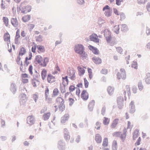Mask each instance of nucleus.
Instances as JSON below:
<instances>
[{
    "mask_svg": "<svg viewBox=\"0 0 150 150\" xmlns=\"http://www.w3.org/2000/svg\"><path fill=\"white\" fill-rule=\"evenodd\" d=\"M79 75L80 76L83 75L85 73V71L83 67L78 66L77 67Z\"/></svg>",
    "mask_w": 150,
    "mask_h": 150,
    "instance_id": "obj_19",
    "label": "nucleus"
},
{
    "mask_svg": "<svg viewBox=\"0 0 150 150\" xmlns=\"http://www.w3.org/2000/svg\"><path fill=\"white\" fill-rule=\"evenodd\" d=\"M31 18L30 15H25L22 18V19L23 21L24 22H26L30 20Z\"/></svg>",
    "mask_w": 150,
    "mask_h": 150,
    "instance_id": "obj_31",
    "label": "nucleus"
},
{
    "mask_svg": "<svg viewBox=\"0 0 150 150\" xmlns=\"http://www.w3.org/2000/svg\"><path fill=\"white\" fill-rule=\"evenodd\" d=\"M62 84L64 86H66L68 84L69 80L67 76L62 77Z\"/></svg>",
    "mask_w": 150,
    "mask_h": 150,
    "instance_id": "obj_28",
    "label": "nucleus"
},
{
    "mask_svg": "<svg viewBox=\"0 0 150 150\" xmlns=\"http://www.w3.org/2000/svg\"><path fill=\"white\" fill-rule=\"evenodd\" d=\"M104 35L107 42L108 43H110V45L112 46V43H110L112 39L110 32L108 29H105V30Z\"/></svg>",
    "mask_w": 150,
    "mask_h": 150,
    "instance_id": "obj_2",
    "label": "nucleus"
},
{
    "mask_svg": "<svg viewBox=\"0 0 150 150\" xmlns=\"http://www.w3.org/2000/svg\"><path fill=\"white\" fill-rule=\"evenodd\" d=\"M75 89V87L74 86L71 85L70 86L69 88V90L70 92H71L74 91Z\"/></svg>",
    "mask_w": 150,
    "mask_h": 150,
    "instance_id": "obj_60",
    "label": "nucleus"
},
{
    "mask_svg": "<svg viewBox=\"0 0 150 150\" xmlns=\"http://www.w3.org/2000/svg\"><path fill=\"white\" fill-rule=\"evenodd\" d=\"M48 62V58L47 57H45L44 58L43 62H42L41 65L42 67H45L46 66Z\"/></svg>",
    "mask_w": 150,
    "mask_h": 150,
    "instance_id": "obj_29",
    "label": "nucleus"
},
{
    "mask_svg": "<svg viewBox=\"0 0 150 150\" xmlns=\"http://www.w3.org/2000/svg\"><path fill=\"white\" fill-rule=\"evenodd\" d=\"M139 130L137 129L134 131L133 134V139H135L136 138L138 137L139 135Z\"/></svg>",
    "mask_w": 150,
    "mask_h": 150,
    "instance_id": "obj_39",
    "label": "nucleus"
},
{
    "mask_svg": "<svg viewBox=\"0 0 150 150\" xmlns=\"http://www.w3.org/2000/svg\"><path fill=\"white\" fill-rule=\"evenodd\" d=\"M11 23L14 27H16L18 25V21L16 18H12L11 20Z\"/></svg>",
    "mask_w": 150,
    "mask_h": 150,
    "instance_id": "obj_34",
    "label": "nucleus"
},
{
    "mask_svg": "<svg viewBox=\"0 0 150 150\" xmlns=\"http://www.w3.org/2000/svg\"><path fill=\"white\" fill-rule=\"evenodd\" d=\"M59 93V91L58 89L57 88H55L53 91L52 95L54 97L57 96Z\"/></svg>",
    "mask_w": 150,
    "mask_h": 150,
    "instance_id": "obj_35",
    "label": "nucleus"
},
{
    "mask_svg": "<svg viewBox=\"0 0 150 150\" xmlns=\"http://www.w3.org/2000/svg\"><path fill=\"white\" fill-rule=\"evenodd\" d=\"M3 20L4 22L5 25L7 26L8 25V19L7 18L5 17H4L3 18Z\"/></svg>",
    "mask_w": 150,
    "mask_h": 150,
    "instance_id": "obj_45",
    "label": "nucleus"
},
{
    "mask_svg": "<svg viewBox=\"0 0 150 150\" xmlns=\"http://www.w3.org/2000/svg\"><path fill=\"white\" fill-rule=\"evenodd\" d=\"M81 58L82 59H86L87 58V54H86L85 52L84 51L82 54H81Z\"/></svg>",
    "mask_w": 150,
    "mask_h": 150,
    "instance_id": "obj_48",
    "label": "nucleus"
},
{
    "mask_svg": "<svg viewBox=\"0 0 150 150\" xmlns=\"http://www.w3.org/2000/svg\"><path fill=\"white\" fill-rule=\"evenodd\" d=\"M27 123L30 125L33 124L35 122V119L33 115L28 116L27 118Z\"/></svg>",
    "mask_w": 150,
    "mask_h": 150,
    "instance_id": "obj_16",
    "label": "nucleus"
},
{
    "mask_svg": "<svg viewBox=\"0 0 150 150\" xmlns=\"http://www.w3.org/2000/svg\"><path fill=\"white\" fill-rule=\"evenodd\" d=\"M64 138L66 140H68L70 138V136L67 134H65Z\"/></svg>",
    "mask_w": 150,
    "mask_h": 150,
    "instance_id": "obj_62",
    "label": "nucleus"
},
{
    "mask_svg": "<svg viewBox=\"0 0 150 150\" xmlns=\"http://www.w3.org/2000/svg\"><path fill=\"white\" fill-rule=\"evenodd\" d=\"M110 9V7L108 5H106L103 8V11H105V14L107 17H109L111 15L112 12Z\"/></svg>",
    "mask_w": 150,
    "mask_h": 150,
    "instance_id": "obj_6",
    "label": "nucleus"
},
{
    "mask_svg": "<svg viewBox=\"0 0 150 150\" xmlns=\"http://www.w3.org/2000/svg\"><path fill=\"white\" fill-rule=\"evenodd\" d=\"M95 101L93 100H91L90 102L88 105V108L90 110H92L95 105Z\"/></svg>",
    "mask_w": 150,
    "mask_h": 150,
    "instance_id": "obj_33",
    "label": "nucleus"
},
{
    "mask_svg": "<svg viewBox=\"0 0 150 150\" xmlns=\"http://www.w3.org/2000/svg\"><path fill=\"white\" fill-rule=\"evenodd\" d=\"M69 118V115L68 114H64L61 118V122L62 123H65L68 121Z\"/></svg>",
    "mask_w": 150,
    "mask_h": 150,
    "instance_id": "obj_15",
    "label": "nucleus"
},
{
    "mask_svg": "<svg viewBox=\"0 0 150 150\" xmlns=\"http://www.w3.org/2000/svg\"><path fill=\"white\" fill-rule=\"evenodd\" d=\"M119 25H115L114 26L113 30L115 33L118 34L119 32Z\"/></svg>",
    "mask_w": 150,
    "mask_h": 150,
    "instance_id": "obj_43",
    "label": "nucleus"
},
{
    "mask_svg": "<svg viewBox=\"0 0 150 150\" xmlns=\"http://www.w3.org/2000/svg\"><path fill=\"white\" fill-rule=\"evenodd\" d=\"M32 56V53L31 52L28 55V57H26L25 58L26 63L27 62V60H30L31 59Z\"/></svg>",
    "mask_w": 150,
    "mask_h": 150,
    "instance_id": "obj_61",
    "label": "nucleus"
},
{
    "mask_svg": "<svg viewBox=\"0 0 150 150\" xmlns=\"http://www.w3.org/2000/svg\"><path fill=\"white\" fill-rule=\"evenodd\" d=\"M33 98L36 102L37 99L38 98V95L36 94H34L33 95Z\"/></svg>",
    "mask_w": 150,
    "mask_h": 150,
    "instance_id": "obj_55",
    "label": "nucleus"
},
{
    "mask_svg": "<svg viewBox=\"0 0 150 150\" xmlns=\"http://www.w3.org/2000/svg\"><path fill=\"white\" fill-rule=\"evenodd\" d=\"M74 50L77 53L81 54L84 52V48L83 45H78L75 46Z\"/></svg>",
    "mask_w": 150,
    "mask_h": 150,
    "instance_id": "obj_4",
    "label": "nucleus"
},
{
    "mask_svg": "<svg viewBox=\"0 0 150 150\" xmlns=\"http://www.w3.org/2000/svg\"><path fill=\"white\" fill-rule=\"evenodd\" d=\"M4 39L5 41L10 42V35L8 33H5L4 35Z\"/></svg>",
    "mask_w": 150,
    "mask_h": 150,
    "instance_id": "obj_30",
    "label": "nucleus"
},
{
    "mask_svg": "<svg viewBox=\"0 0 150 150\" xmlns=\"http://www.w3.org/2000/svg\"><path fill=\"white\" fill-rule=\"evenodd\" d=\"M137 1L139 4H143L146 1V0H137Z\"/></svg>",
    "mask_w": 150,
    "mask_h": 150,
    "instance_id": "obj_63",
    "label": "nucleus"
},
{
    "mask_svg": "<svg viewBox=\"0 0 150 150\" xmlns=\"http://www.w3.org/2000/svg\"><path fill=\"white\" fill-rule=\"evenodd\" d=\"M49 90L48 87H46L45 90V95L46 97H48L49 94Z\"/></svg>",
    "mask_w": 150,
    "mask_h": 150,
    "instance_id": "obj_50",
    "label": "nucleus"
},
{
    "mask_svg": "<svg viewBox=\"0 0 150 150\" xmlns=\"http://www.w3.org/2000/svg\"><path fill=\"white\" fill-rule=\"evenodd\" d=\"M113 12L117 16L119 15L120 13L118 10L116 8H113Z\"/></svg>",
    "mask_w": 150,
    "mask_h": 150,
    "instance_id": "obj_56",
    "label": "nucleus"
},
{
    "mask_svg": "<svg viewBox=\"0 0 150 150\" xmlns=\"http://www.w3.org/2000/svg\"><path fill=\"white\" fill-rule=\"evenodd\" d=\"M84 86L85 88H87L88 87L89 85V82L86 78H85L84 79Z\"/></svg>",
    "mask_w": 150,
    "mask_h": 150,
    "instance_id": "obj_51",
    "label": "nucleus"
},
{
    "mask_svg": "<svg viewBox=\"0 0 150 150\" xmlns=\"http://www.w3.org/2000/svg\"><path fill=\"white\" fill-rule=\"evenodd\" d=\"M68 101L69 105L70 106L72 105L74 102V99L70 97L69 98Z\"/></svg>",
    "mask_w": 150,
    "mask_h": 150,
    "instance_id": "obj_47",
    "label": "nucleus"
},
{
    "mask_svg": "<svg viewBox=\"0 0 150 150\" xmlns=\"http://www.w3.org/2000/svg\"><path fill=\"white\" fill-rule=\"evenodd\" d=\"M10 90L13 94L15 93L16 91V85L15 84L13 83L11 84Z\"/></svg>",
    "mask_w": 150,
    "mask_h": 150,
    "instance_id": "obj_26",
    "label": "nucleus"
},
{
    "mask_svg": "<svg viewBox=\"0 0 150 150\" xmlns=\"http://www.w3.org/2000/svg\"><path fill=\"white\" fill-rule=\"evenodd\" d=\"M119 122V119H114L112 121V123L110 125V127L112 129L115 128Z\"/></svg>",
    "mask_w": 150,
    "mask_h": 150,
    "instance_id": "obj_21",
    "label": "nucleus"
},
{
    "mask_svg": "<svg viewBox=\"0 0 150 150\" xmlns=\"http://www.w3.org/2000/svg\"><path fill=\"white\" fill-rule=\"evenodd\" d=\"M19 29L17 30L16 33V35L15 39V44H17L18 43V39L19 38Z\"/></svg>",
    "mask_w": 150,
    "mask_h": 150,
    "instance_id": "obj_44",
    "label": "nucleus"
},
{
    "mask_svg": "<svg viewBox=\"0 0 150 150\" xmlns=\"http://www.w3.org/2000/svg\"><path fill=\"white\" fill-rule=\"evenodd\" d=\"M69 75L71 77V79H73L75 77V72L73 68H69L68 71Z\"/></svg>",
    "mask_w": 150,
    "mask_h": 150,
    "instance_id": "obj_12",
    "label": "nucleus"
},
{
    "mask_svg": "<svg viewBox=\"0 0 150 150\" xmlns=\"http://www.w3.org/2000/svg\"><path fill=\"white\" fill-rule=\"evenodd\" d=\"M47 74V70L43 69L41 71V76L42 77V79L43 80H44L46 78Z\"/></svg>",
    "mask_w": 150,
    "mask_h": 150,
    "instance_id": "obj_32",
    "label": "nucleus"
},
{
    "mask_svg": "<svg viewBox=\"0 0 150 150\" xmlns=\"http://www.w3.org/2000/svg\"><path fill=\"white\" fill-rule=\"evenodd\" d=\"M43 61V58L40 55H37L35 57V62L37 64H38L41 65L42 62Z\"/></svg>",
    "mask_w": 150,
    "mask_h": 150,
    "instance_id": "obj_14",
    "label": "nucleus"
},
{
    "mask_svg": "<svg viewBox=\"0 0 150 150\" xmlns=\"http://www.w3.org/2000/svg\"><path fill=\"white\" fill-rule=\"evenodd\" d=\"M51 115V114L50 112L45 113L42 117L43 119L45 121L48 120L49 119Z\"/></svg>",
    "mask_w": 150,
    "mask_h": 150,
    "instance_id": "obj_22",
    "label": "nucleus"
},
{
    "mask_svg": "<svg viewBox=\"0 0 150 150\" xmlns=\"http://www.w3.org/2000/svg\"><path fill=\"white\" fill-rule=\"evenodd\" d=\"M26 49L23 47H21L19 50V55H22L25 53Z\"/></svg>",
    "mask_w": 150,
    "mask_h": 150,
    "instance_id": "obj_40",
    "label": "nucleus"
},
{
    "mask_svg": "<svg viewBox=\"0 0 150 150\" xmlns=\"http://www.w3.org/2000/svg\"><path fill=\"white\" fill-rule=\"evenodd\" d=\"M145 81L146 83H150V74L147 73L146 74L145 78Z\"/></svg>",
    "mask_w": 150,
    "mask_h": 150,
    "instance_id": "obj_37",
    "label": "nucleus"
},
{
    "mask_svg": "<svg viewBox=\"0 0 150 150\" xmlns=\"http://www.w3.org/2000/svg\"><path fill=\"white\" fill-rule=\"evenodd\" d=\"M117 142L115 140L113 141L112 145V150H117Z\"/></svg>",
    "mask_w": 150,
    "mask_h": 150,
    "instance_id": "obj_41",
    "label": "nucleus"
},
{
    "mask_svg": "<svg viewBox=\"0 0 150 150\" xmlns=\"http://www.w3.org/2000/svg\"><path fill=\"white\" fill-rule=\"evenodd\" d=\"M31 83L34 87H36L39 85L40 81L37 79L33 78L31 80Z\"/></svg>",
    "mask_w": 150,
    "mask_h": 150,
    "instance_id": "obj_20",
    "label": "nucleus"
},
{
    "mask_svg": "<svg viewBox=\"0 0 150 150\" xmlns=\"http://www.w3.org/2000/svg\"><path fill=\"white\" fill-rule=\"evenodd\" d=\"M90 40L96 43H99V40L98 38V35L95 34H93L90 36Z\"/></svg>",
    "mask_w": 150,
    "mask_h": 150,
    "instance_id": "obj_9",
    "label": "nucleus"
},
{
    "mask_svg": "<svg viewBox=\"0 0 150 150\" xmlns=\"http://www.w3.org/2000/svg\"><path fill=\"white\" fill-rule=\"evenodd\" d=\"M21 81L23 83H27L28 81V75L26 74H24L21 75Z\"/></svg>",
    "mask_w": 150,
    "mask_h": 150,
    "instance_id": "obj_13",
    "label": "nucleus"
},
{
    "mask_svg": "<svg viewBox=\"0 0 150 150\" xmlns=\"http://www.w3.org/2000/svg\"><path fill=\"white\" fill-rule=\"evenodd\" d=\"M89 49L91 50L93 53L96 54H98L99 53V51L98 49L92 45H90L88 46Z\"/></svg>",
    "mask_w": 150,
    "mask_h": 150,
    "instance_id": "obj_18",
    "label": "nucleus"
},
{
    "mask_svg": "<svg viewBox=\"0 0 150 150\" xmlns=\"http://www.w3.org/2000/svg\"><path fill=\"white\" fill-rule=\"evenodd\" d=\"M121 132H116L113 133V136L114 137H118L120 135Z\"/></svg>",
    "mask_w": 150,
    "mask_h": 150,
    "instance_id": "obj_53",
    "label": "nucleus"
},
{
    "mask_svg": "<svg viewBox=\"0 0 150 150\" xmlns=\"http://www.w3.org/2000/svg\"><path fill=\"white\" fill-rule=\"evenodd\" d=\"M137 62H136L133 61L132 63L131 66L134 69H137Z\"/></svg>",
    "mask_w": 150,
    "mask_h": 150,
    "instance_id": "obj_49",
    "label": "nucleus"
},
{
    "mask_svg": "<svg viewBox=\"0 0 150 150\" xmlns=\"http://www.w3.org/2000/svg\"><path fill=\"white\" fill-rule=\"evenodd\" d=\"M56 104L54 107L55 108V111H59L60 112H62L65 109V105L64 104V99L62 98L58 97L56 100Z\"/></svg>",
    "mask_w": 150,
    "mask_h": 150,
    "instance_id": "obj_1",
    "label": "nucleus"
},
{
    "mask_svg": "<svg viewBox=\"0 0 150 150\" xmlns=\"http://www.w3.org/2000/svg\"><path fill=\"white\" fill-rule=\"evenodd\" d=\"M110 119L105 117H104L103 122L104 125H108L110 122Z\"/></svg>",
    "mask_w": 150,
    "mask_h": 150,
    "instance_id": "obj_38",
    "label": "nucleus"
},
{
    "mask_svg": "<svg viewBox=\"0 0 150 150\" xmlns=\"http://www.w3.org/2000/svg\"><path fill=\"white\" fill-rule=\"evenodd\" d=\"M123 93L125 98H126L127 95L130 96L131 95L130 89L129 85H127L123 88Z\"/></svg>",
    "mask_w": 150,
    "mask_h": 150,
    "instance_id": "obj_5",
    "label": "nucleus"
},
{
    "mask_svg": "<svg viewBox=\"0 0 150 150\" xmlns=\"http://www.w3.org/2000/svg\"><path fill=\"white\" fill-rule=\"evenodd\" d=\"M89 96V94L86 90L83 91L81 94V97L84 100H87Z\"/></svg>",
    "mask_w": 150,
    "mask_h": 150,
    "instance_id": "obj_8",
    "label": "nucleus"
},
{
    "mask_svg": "<svg viewBox=\"0 0 150 150\" xmlns=\"http://www.w3.org/2000/svg\"><path fill=\"white\" fill-rule=\"evenodd\" d=\"M114 90V88L111 86H109L107 88L108 92L110 95H112L113 93Z\"/></svg>",
    "mask_w": 150,
    "mask_h": 150,
    "instance_id": "obj_36",
    "label": "nucleus"
},
{
    "mask_svg": "<svg viewBox=\"0 0 150 150\" xmlns=\"http://www.w3.org/2000/svg\"><path fill=\"white\" fill-rule=\"evenodd\" d=\"M95 140L97 143L100 144L102 141V137L99 134H97L95 135Z\"/></svg>",
    "mask_w": 150,
    "mask_h": 150,
    "instance_id": "obj_17",
    "label": "nucleus"
},
{
    "mask_svg": "<svg viewBox=\"0 0 150 150\" xmlns=\"http://www.w3.org/2000/svg\"><path fill=\"white\" fill-rule=\"evenodd\" d=\"M108 141L107 137H105L103 139L102 146L103 147H105L108 146Z\"/></svg>",
    "mask_w": 150,
    "mask_h": 150,
    "instance_id": "obj_27",
    "label": "nucleus"
},
{
    "mask_svg": "<svg viewBox=\"0 0 150 150\" xmlns=\"http://www.w3.org/2000/svg\"><path fill=\"white\" fill-rule=\"evenodd\" d=\"M117 77L119 79H122L124 80L126 78V74L124 69L123 68L120 69V71L117 74Z\"/></svg>",
    "mask_w": 150,
    "mask_h": 150,
    "instance_id": "obj_3",
    "label": "nucleus"
},
{
    "mask_svg": "<svg viewBox=\"0 0 150 150\" xmlns=\"http://www.w3.org/2000/svg\"><path fill=\"white\" fill-rule=\"evenodd\" d=\"M141 141V139L140 137H139L138 139L137 142L135 143V146H138L140 144V142Z\"/></svg>",
    "mask_w": 150,
    "mask_h": 150,
    "instance_id": "obj_64",
    "label": "nucleus"
},
{
    "mask_svg": "<svg viewBox=\"0 0 150 150\" xmlns=\"http://www.w3.org/2000/svg\"><path fill=\"white\" fill-rule=\"evenodd\" d=\"M127 128H125L123 130V133L121 134L120 136V138L122 142H124L125 140L127 137Z\"/></svg>",
    "mask_w": 150,
    "mask_h": 150,
    "instance_id": "obj_11",
    "label": "nucleus"
},
{
    "mask_svg": "<svg viewBox=\"0 0 150 150\" xmlns=\"http://www.w3.org/2000/svg\"><path fill=\"white\" fill-rule=\"evenodd\" d=\"M132 90L133 92L134 93H136L137 92V89L136 86H133L132 88Z\"/></svg>",
    "mask_w": 150,
    "mask_h": 150,
    "instance_id": "obj_58",
    "label": "nucleus"
},
{
    "mask_svg": "<svg viewBox=\"0 0 150 150\" xmlns=\"http://www.w3.org/2000/svg\"><path fill=\"white\" fill-rule=\"evenodd\" d=\"M130 106V112L132 113H133L135 111L134 102L133 101H132L129 104Z\"/></svg>",
    "mask_w": 150,
    "mask_h": 150,
    "instance_id": "obj_25",
    "label": "nucleus"
},
{
    "mask_svg": "<svg viewBox=\"0 0 150 150\" xmlns=\"http://www.w3.org/2000/svg\"><path fill=\"white\" fill-rule=\"evenodd\" d=\"M138 86L139 90L142 91L143 89L144 86L141 81L138 82Z\"/></svg>",
    "mask_w": 150,
    "mask_h": 150,
    "instance_id": "obj_46",
    "label": "nucleus"
},
{
    "mask_svg": "<svg viewBox=\"0 0 150 150\" xmlns=\"http://www.w3.org/2000/svg\"><path fill=\"white\" fill-rule=\"evenodd\" d=\"M42 40V37L41 35H39L36 38V41L39 42H41Z\"/></svg>",
    "mask_w": 150,
    "mask_h": 150,
    "instance_id": "obj_57",
    "label": "nucleus"
},
{
    "mask_svg": "<svg viewBox=\"0 0 150 150\" xmlns=\"http://www.w3.org/2000/svg\"><path fill=\"white\" fill-rule=\"evenodd\" d=\"M117 51L120 54H122L123 50L120 47H118L116 48Z\"/></svg>",
    "mask_w": 150,
    "mask_h": 150,
    "instance_id": "obj_54",
    "label": "nucleus"
},
{
    "mask_svg": "<svg viewBox=\"0 0 150 150\" xmlns=\"http://www.w3.org/2000/svg\"><path fill=\"white\" fill-rule=\"evenodd\" d=\"M32 7L30 6H24L21 9V12L24 13H27L31 11Z\"/></svg>",
    "mask_w": 150,
    "mask_h": 150,
    "instance_id": "obj_10",
    "label": "nucleus"
},
{
    "mask_svg": "<svg viewBox=\"0 0 150 150\" xmlns=\"http://www.w3.org/2000/svg\"><path fill=\"white\" fill-rule=\"evenodd\" d=\"M93 61L96 64H99L101 63V59L99 57H94L92 58Z\"/></svg>",
    "mask_w": 150,
    "mask_h": 150,
    "instance_id": "obj_23",
    "label": "nucleus"
},
{
    "mask_svg": "<svg viewBox=\"0 0 150 150\" xmlns=\"http://www.w3.org/2000/svg\"><path fill=\"white\" fill-rule=\"evenodd\" d=\"M33 69V67L32 65H30L29 66V67L28 69V70L30 73V74L31 75H32L33 74V72L32 71V70Z\"/></svg>",
    "mask_w": 150,
    "mask_h": 150,
    "instance_id": "obj_59",
    "label": "nucleus"
},
{
    "mask_svg": "<svg viewBox=\"0 0 150 150\" xmlns=\"http://www.w3.org/2000/svg\"><path fill=\"white\" fill-rule=\"evenodd\" d=\"M21 101L23 102H25L27 100L26 95L25 94H23L21 95V97L20 98Z\"/></svg>",
    "mask_w": 150,
    "mask_h": 150,
    "instance_id": "obj_42",
    "label": "nucleus"
},
{
    "mask_svg": "<svg viewBox=\"0 0 150 150\" xmlns=\"http://www.w3.org/2000/svg\"><path fill=\"white\" fill-rule=\"evenodd\" d=\"M101 123L99 122H97L96 123L95 128L98 130L100 129V127Z\"/></svg>",
    "mask_w": 150,
    "mask_h": 150,
    "instance_id": "obj_52",
    "label": "nucleus"
},
{
    "mask_svg": "<svg viewBox=\"0 0 150 150\" xmlns=\"http://www.w3.org/2000/svg\"><path fill=\"white\" fill-rule=\"evenodd\" d=\"M38 52L39 53H42L45 51V47L42 45H39L37 46Z\"/></svg>",
    "mask_w": 150,
    "mask_h": 150,
    "instance_id": "obj_24",
    "label": "nucleus"
},
{
    "mask_svg": "<svg viewBox=\"0 0 150 150\" xmlns=\"http://www.w3.org/2000/svg\"><path fill=\"white\" fill-rule=\"evenodd\" d=\"M47 80L48 83H50L54 82L56 81L55 77L50 74L48 75L47 77Z\"/></svg>",
    "mask_w": 150,
    "mask_h": 150,
    "instance_id": "obj_7",
    "label": "nucleus"
}]
</instances>
